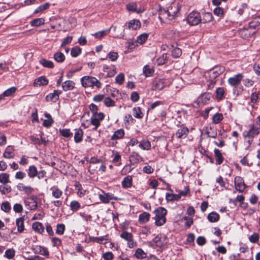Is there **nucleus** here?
Here are the masks:
<instances>
[{
  "label": "nucleus",
  "mask_w": 260,
  "mask_h": 260,
  "mask_svg": "<svg viewBox=\"0 0 260 260\" xmlns=\"http://www.w3.org/2000/svg\"><path fill=\"white\" fill-rule=\"evenodd\" d=\"M80 207V204L77 201H73L70 203V209L73 211H77Z\"/></svg>",
  "instance_id": "obj_50"
},
{
  "label": "nucleus",
  "mask_w": 260,
  "mask_h": 260,
  "mask_svg": "<svg viewBox=\"0 0 260 260\" xmlns=\"http://www.w3.org/2000/svg\"><path fill=\"white\" fill-rule=\"evenodd\" d=\"M45 116L46 118V119H45L43 121V126L46 127H50L53 123V119L51 115L48 113H45Z\"/></svg>",
  "instance_id": "obj_29"
},
{
  "label": "nucleus",
  "mask_w": 260,
  "mask_h": 260,
  "mask_svg": "<svg viewBox=\"0 0 260 260\" xmlns=\"http://www.w3.org/2000/svg\"><path fill=\"white\" fill-rule=\"evenodd\" d=\"M260 24V19L259 17L256 18L249 22V27L250 29H255Z\"/></svg>",
  "instance_id": "obj_47"
},
{
  "label": "nucleus",
  "mask_w": 260,
  "mask_h": 260,
  "mask_svg": "<svg viewBox=\"0 0 260 260\" xmlns=\"http://www.w3.org/2000/svg\"><path fill=\"white\" fill-rule=\"evenodd\" d=\"M134 116L137 118H141L143 116V114L140 107H135L133 109Z\"/></svg>",
  "instance_id": "obj_45"
},
{
  "label": "nucleus",
  "mask_w": 260,
  "mask_h": 260,
  "mask_svg": "<svg viewBox=\"0 0 260 260\" xmlns=\"http://www.w3.org/2000/svg\"><path fill=\"white\" fill-rule=\"evenodd\" d=\"M141 26V22L138 19H133L128 22L125 23L124 27L129 30H137L140 28Z\"/></svg>",
  "instance_id": "obj_11"
},
{
  "label": "nucleus",
  "mask_w": 260,
  "mask_h": 260,
  "mask_svg": "<svg viewBox=\"0 0 260 260\" xmlns=\"http://www.w3.org/2000/svg\"><path fill=\"white\" fill-rule=\"evenodd\" d=\"M153 70L148 66H145L143 68V73L146 77L151 76L153 73Z\"/></svg>",
  "instance_id": "obj_57"
},
{
  "label": "nucleus",
  "mask_w": 260,
  "mask_h": 260,
  "mask_svg": "<svg viewBox=\"0 0 260 260\" xmlns=\"http://www.w3.org/2000/svg\"><path fill=\"white\" fill-rule=\"evenodd\" d=\"M207 219L211 222H215L218 221L219 215L218 213L212 212L208 215Z\"/></svg>",
  "instance_id": "obj_30"
},
{
  "label": "nucleus",
  "mask_w": 260,
  "mask_h": 260,
  "mask_svg": "<svg viewBox=\"0 0 260 260\" xmlns=\"http://www.w3.org/2000/svg\"><path fill=\"white\" fill-rule=\"evenodd\" d=\"M153 242L157 247H161L163 246L166 243V239L165 236H157L152 240Z\"/></svg>",
  "instance_id": "obj_16"
},
{
  "label": "nucleus",
  "mask_w": 260,
  "mask_h": 260,
  "mask_svg": "<svg viewBox=\"0 0 260 260\" xmlns=\"http://www.w3.org/2000/svg\"><path fill=\"white\" fill-rule=\"evenodd\" d=\"M259 98L260 99V91H258L257 93L253 92L251 94L250 101L252 103H256Z\"/></svg>",
  "instance_id": "obj_56"
},
{
  "label": "nucleus",
  "mask_w": 260,
  "mask_h": 260,
  "mask_svg": "<svg viewBox=\"0 0 260 260\" xmlns=\"http://www.w3.org/2000/svg\"><path fill=\"white\" fill-rule=\"evenodd\" d=\"M48 80L44 77L42 76L39 78L36 79L34 82L35 86H44L48 84Z\"/></svg>",
  "instance_id": "obj_23"
},
{
  "label": "nucleus",
  "mask_w": 260,
  "mask_h": 260,
  "mask_svg": "<svg viewBox=\"0 0 260 260\" xmlns=\"http://www.w3.org/2000/svg\"><path fill=\"white\" fill-rule=\"evenodd\" d=\"M118 57V54L117 52L114 51H111L109 52L106 58H102V60H105L106 58H109L111 61H115Z\"/></svg>",
  "instance_id": "obj_31"
},
{
  "label": "nucleus",
  "mask_w": 260,
  "mask_h": 260,
  "mask_svg": "<svg viewBox=\"0 0 260 260\" xmlns=\"http://www.w3.org/2000/svg\"><path fill=\"white\" fill-rule=\"evenodd\" d=\"M16 89H17L15 87H10V88L5 90L3 92V96H10L12 95H13V94H14V93L16 91Z\"/></svg>",
  "instance_id": "obj_53"
},
{
  "label": "nucleus",
  "mask_w": 260,
  "mask_h": 260,
  "mask_svg": "<svg viewBox=\"0 0 260 260\" xmlns=\"http://www.w3.org/2000/svg\"><path fill=\"white\" fill-rule=\"evenodd\" d=\"M124 81V76L122 73L118 75L115 78V82L119 84H122Z\"/></svg>",
  "instance_id": "obj_64"
},
{
  "label": "nucleus",
  "mask_w": 260,
  "mask_h": 260,
  "mask_svg": "<svg viewBox=\"0 0 260 260\" xmlns=\"http://www.w3.org/2000/svg\"><path fill=\"white\" fill-rule=\"evenodd\" d=\"M45 23V20L43 18H36L30 21V24L32 26H39Z\"/></svg>",
  "instance_id": "obj_34"
},
{
  "label": "nucleus",
  "mask_w": 260,
  "mask_h": 260,
  "mask_svg": "<svg viewBox=\"0 0 260 260\" xmlns=\"http://www.w3.org/2000/svg\"><path fill=\"white\" fill-rule=\"evenodd\" d=\"M224 90L222 87H218L216 90V97L218 100H222L224 97Z\"/></svg>",
  "instance_id": "obj_48"
},
{
  "label": "nucleus",
  "mask_w": 260,
  "mask_h": 260,
  "mask_svg": "<svg viewBox=\"0 0 260 260\" xmlns=\"http://www.w3.org/2000/svg\"><path fill=\"white\" fill-rule=\"evenodd\" d=\"M178 11V7L175 5L172 6L169 10L161 9L159 11V19L162 22L169 23L174 19Z\"/></svg>",
  "instance_id": "obj_1"
},
{
  "label": "nucleus",
  "mask_w": 260,
  "mask_h": 260,
  "mask_svg": "<svg viewBox=\"0 0 260 260\" xmlns=\"http://www.w3.org/2000/svg\"><path fill=\"white\" fill-rule=\"evenodd\" d=\"M50 4L49 3H46L42 5H40L39 7H38L35 11L34 13L37 14L40 12H41L43 11L44 10H45L47 9L50 6Z\"/></svg>",
  "instance_id": "obj_49"
},
{
  "label": "nucleus",
  "mask_w": 260,
  "mask_h": 260,
  "mask_svg": "<svg viewBox=\"0 0 260 260\" xmlns=\"http://www.w3.org/2000/svg\"><path fill=\"white\" fill-rule=\"evenodd\" d=\"M187 21L190 25H198L202 21L201 16L198 12L193 11L188 15Z\"/></svg>",
  "instance_id": "obj_4"
},
{
  "label": "nucleus",
  "mask_w": 260,
  "mask_h": 260,
  "mask_svg": "<svg viewBox=\"0 0 260 260\" xmlns=\"http://www.w3.org/2000/svg\"><path fill=\"white\" fill-rule=\"evenodd\" d=\"M167 210L163 207H158L154 211L155 216V224L156 226H161L166 221V215L167 214Z\"/></svg>",
  "instance_id": "obj_3"
},
{
  "label": "nucleus",
  "mask_w": 260,
  "mask_h": 260,
  "mask_svg": "<svg viewBox=\"0 0 260 260\" xmlns=\"http://www.w3.org/2000/svg\"><path fill=\"white\" fill-rule=\"evenodd\" d=\"M15 250L13 249H9L5 251L4 256L10 259L13 258L15 255Z\"/></svg>",
  "instance_id": "obj_55"
},
{
  "label": "nucleus",
  "mask_w": 260,
  "mask_h": 260,
  "mask_svg": "<svg viewBox=\"0 0 260 260\" xmlns=\"http://www.w3.org/2000/svg\"><path fill=\"white\" fill-rule=\"evenodd\" d=\"M75 131L74 140L76 143H78L82 141L83 132L81 128L76 129Z\"/></svg>",
  "instance_id": "obj_21"
},
{
  "label": "nucleus",
  "mask_w": 260,
  "mask_h": 260,
  "mask_svg": "<svg viewBox=\"0 0 260 260\" xmlns=\"http://www.w3.org/2000/svg\"><path fill=\"white\" fill-rule=\"evenodd\" d=\"M140 155L138 153H134L129 156V161L132 164H137L139 162Z\"/></svg>",
  "instance_id": "obj_41"
},
{
  "label": "nucleus",
  "mask_w": 260,
  "mask_h": 260,
  "mask_svg": "<svg viewBox=\"0 0 260 260\" xmlns=\"http://www.w3.org/2000/svg\"><path fill=\"white\" fill-rule=\"evenodd\" d=\"M250 128L248 131H244L243 132V136L245 138H253L255 136L258 135L259 133V128L254 124H251L249 126Z\"/></svg>",
  "instance_id": "obj_6"
},
{
  "label": "nucleus",
  "mask_w": 260,
  "mask_h": 260,
  "mask_svg": "<svg viewBox=\"0 0 260 260\" xmlns=\"http://www.w3.org/2000/svg\"><path fill=\"white\" fill-rule=\"evenodd\" d=\"M244 76L242 74L239 73L229 78L228 83L232 87H237L241 83Z\"/></svg>",
  "instance_id": "obj_9"
},
{
  "label": "nucleus",
  "mask_w": 260,
  "mask_h": 260,
  "mask_svg": "<svg viewBox=\"0 0 260 260\" xmlns=\"http://www.w3.org/2000/svg\"><path fill=\"white\" fill-rule=\"evenodd\" d=\"M132 177L127 176L124 177L121 182L122 186L124 188L131 187L132 186Z\"/></svg>",
  "instance_id": "obj_19"
},
{
  "label": "nucleus",
  "mask_w": 260,
  "mask_h": 260,
  "mask_svg": "<svg viewBox=\"0 0 260 260\" xmlns=\"http://www.w3.org/2000/svg\"><path fill=\"white\" fill-rule=\"evenodd\" d=\"M182 54L181 50L179 48H174L172 52V55L174 58H178Z\"/></svg>",
  "instance_id": "obj_63"
},
{
  "label": "nucleus",
  "mask_w": 260,
  "mask_h": 260,
  "mask_svg": "<svg viewBox=\"0 0 260 260\" xmlns=\"http://www.w3.org/2000/svg\"><path fill=\"white\" fill-rule=\"evenodd\" d=\"M65 231V225L63 224H58L56 226V233L58 235H62Z\"/></svg>",
  "instance_id": "obj_61"
},
{
  "label": "nucleus",
  "mask_w": 260,
  "mask_h": 260,
  "mask_svg": "<svg viewBox=\"0 0 260 260\" xmlns=\"http://www.w3.org/2000/svg\"><path fill=\"white\" fill-rule=\"evenodd\" d=\"M202 21L201 22L205 23L210 22L212 20L213 16L212 14L210 12H205L202 14V17H201Z\"/></svg>",
  "instance_id": "obj_25"
},
{
  "label": "nucleus",
  "mask_w": 260,
  "mask_h": 260,
  "mask_svg": "<svg viewBox=\"0 0 260 260\" xmlns=\"http://www.w3.org/2000/svg\"><path fill=\"white\" fill-rule=\"evenodd\" d=\"M139 147L143 150H148L151 148V144L149 141L144 140L140 142Z\"/></svg>",
  "instance_id": "obj_33"
},
{
  "label": "nucleus",
  "mask_w": 260,
  "mask_h": 260,
  "mask_svg": "<svg viewBox=\"0 0 260 260\" xmlns=\"http://www.w3.org/2000/svg\"><path fill=\"white\" fill-rule=\"evenodd\" d=\"M81 53V49L77 46L73 47L71 52V55L74 57H77Z\"/></svg>",
  "instance_id": "obj_52"
},
{
  "label": "nucleus",
  "mask_w": 260,
  "mask_h": 260,
  "mask_svg": "<svg viewBox=\"0 0 260 260\" xmlns=\"http://www.w3.org/2000/svg\"><path fill=\"white\" fill-rule=\"evenodd\" d=\"M126 9L128 11L131 12H135L137 13H141L145 10L143 7L137 8V5L136 3H131L126 5Z\"/></svg>",
  "instance_id": "obj_14"
},
{
  "label": "nucleus",
  "mask_w": 260,
  "mask_h": 260,
  "mask_svg": "<svg viewBox=\"0 0 260 260\" xmlns=\"http://www.w3.org/2000/svg\"><path fill=\"white\" fill-rule=\"evenodd\" d=\"M32 229L37 233L42 234L44 230V228L42 223L36 222L32 224Z\"/></svg>",
  "instance_id": "obj_27"
},
{
  "label": "nucleus",
  "mask_w": 260,
  "mask_h": 260,
  "mask_svg": "<svg viewBox=\"0 0 260 260\" xmlns=\"http://www.w3.org/2000/svg\"><path fill=\"white\" fill-rule=\"evenodd\" d=\"M24 218L23 217H19L16 220V224L17 227V231L19 233H22L24 230Z\"/></svg>",
  "instance_id": "obj_20"
},
{
  "label": "nucleus",
  "mask_w": 260,
  "mask_h": 260,
  "mask_svg": "<svg viewBox=\"0 0 260 260\" xmlns=\"http://www.w3.org/2000/svg\"><path fill=\"white\" fill-rule=\"evenodd\" d=\"M189 133L188 128L185 126H181L177 131L175 136L178 139L185 138Z\"/></svg>",
  "instance_id": "obj_15"
},
{
  "label": "nucleus",
  "mask_w": 260,
  "mask_h": 260,
  "mask_svg": "<svg viewBox=\"0 0 260 260\" xmlns=\"http://www.w3.org/2000/svg\"><path fill=\"white\" fill-rule=\"evenodd\" d=\"M11 187L10 185L5 184L0 186V192L3 194H7L11 191Z\"/></svg>",
  "instance_id": "obj_38"
},
{
  "label": "nucleus",
  "mask_w": 260,
  "mask_h": 260,
  "mask_svg": "<svg viewBox=\"0 0 260 260\" xmlns=\"http://www.w3.org/2000/svg\"><path fill=\"white\" fill-rule=\"evenodd\" d=\"M61 93V90H54L53 92L50 93L46 96V100L47 102L55 103L59 99V96Z\"/></svg>",
  "instance_id": "obj_12"
},
{
  "label": "nucleus",
  "mask_w": 260,
  "mask_h": 260,
  "mask_svg": "<svg viewBox=\"0 0 260 260\" xmlns=\"http://www.w3.org/2000/svg\"><path fill=\"white\" fill-rule=\"evenodd\" d=\"M223 119V115L221 113H217L213 116L212 121L215 124L220 123Z\"/></svg>",
  "instance_id": "obj_42"
},
{
  "label": "nucleus",
  "mask_w": 260,
  "mask_h": 260,
  "mask_svg": "<svg viewBox=\"0 0 260 260\" xmlns=\"http://www.w3.org/2000/svg\"><path fill=\"white\" fill-rule=\"evenodd\" d=\"M81 84L84 87H94L101 88L102 83L95 77L85 76L81 79Z\"/></svg>",
  "instance_id": "obj_2"
},
{
  "label": "nucleus",
  "mask_w": 260,
  "mask_h": 260,
  "mask_svg": "<svg viewBox=\"0 0 260 260\" xmlns=\"http://www.w3.org/2000/svg\"><path fill=\"white\" fill-rule=\"evenodd\" d=\"M59 132L63 137L66 138H69L72 136V133L71 132L70 129L66 128L60 129Z\"/></svg>",
  "instance_id": "obj_60"
},
{
  "label": "nucleus",
  "mask_w": 260,
  "mask_h": 260,
  "mask_svg": "<svg viewBox=\"0 0 260 260\" xmlns=\"http://www.w3.org/2000/svg\"><path fill=\"white\" fill-rule=\"evenodd\" d=\"M38 198L36 196L32 195L26 198L24 201L26 206L31 210H36L38 207Z\"/></svg>",
  "instance_id": "obj_7"
},
{
  "label": "nucleus",
  "mask_w": 260,
  "mask_h": 260,
  "mask_svg": "<svg viewBox=\"0 0 260 260\" xmlns=\"http://www.w3.org/2000/svg\"><path fill=\"white\" fill-rule=\"evenodd\" d=\"M124 135V132L122 129H119L114 132L111 137L112 140H117L122 138Z\"/></svg>",
  "instance_id": "obj_35"
},
{
  "label": "nucleus",
  "mask_w": 260,
  "mask_h": 260,
  "mask_svg": "<svg viewBox=\"0 0 260 260\" xmlns=\"http://www.w3.org/2000/svg\"><path fill=\"white\" fill-rule=\"evenodd\" d=\"M52 191V196L56 199L60 198L62 195V191L56 186H53L50 188Z\"/></svg>",
  "instance_id": "obj_26"
},
{
  "label": "nucleus",
  "mask_w": 260,
  "mask_h": 260,
  "mask_svg": "<svg viewBox=\"0 0 260 260\" xmlns=\"http://www.w3.org/2000/svg\"><path fill=\"white\" fill-rule=\"evenodd\" d=\"M36 251L41 255H44L46 257L49 256V252L47 248L42 247L38 246L36 247Z\"/></svg>",
  "instance_id": "obj_39"
},
{
  "label": "nucleus",
  "mask_w": 260,
  "mask_h": 260,
  "mask_svg": "<svg viewBox=\"0 0 260 260\" xmlns=\"http://www.w3.org/2000/svg\"><path fill=\"white\" fill-rule=\"evenodd\" d=\"M214 14L218 17H222L224 14V10L220 7H216L213 11Z\"/></svg>",
  "instance_id": "obj_62"
},
{
  "label": "nucleus",
  "mask_w": 260,
  "mask_h": 260,
  "mask_svg": "<svg viewBox=\"0 0 260 260\" xmlns=\"http://www.w3.org/2000/svg\"><path fill=\"white\" fill-rule=\"evenodd\" d=\"M169 85L166 79H159L153 81L151 89L153 90H160Z\"/></svg>",
  "instance_id": "obj_8"
},
{
  "label": "nucleus",
  "mask_w": 260,
  "mask_h": 260,
  "mask_svg": "<svg viewBox=\"0 0 260 260\" xmlns=\"http://www.w3.org/2000/svg\"><path fill=\"white\" fill-rule=\"evenodd\" d=\"M27 174L30 178L36 177L38 175V170L36 167L34 165L29 166L27 170Z\"/></svg>",
  "instance_id": "obj_22"
},
{
  "label": "nucleus",
  "mask_w": 260,
  "mask_h": 260,
  "mask_svg": "<svg viewBox=\"0 0 260 260\" xmlns=\"http://www.w3.org/2000/svg\"><path fill=\"white\" fill-rule=\"evenodd\" d=\"M120 237L122 239H124L127 242L131 241V239L133 238V235L131 233H128L127 232H123L120 234Z\"/></svg>",
  "instance_id": "obj_58"
},
{
  "label": "nucleus",
  "mask_w": 260,
  "mask_h": 260,
  "mask_svg": "<svg viewBox=\"0 0 260 260\" xmlns=\"http://www.w3.org/2000/svg\"><path fill=\"white\" fill-rule=\"evenodd\" d=\"M40 63L44 67L48 68H53L54 64L51 60H47L45 58H42L39 60Z\"/></svg>",
  "instance_id": "obj_32"
},
{
  "label": "nucleus",
  "mask_w": 260,
  "mask_h": 260,
  "mask_svg": "<svg viewBox=\"0 0 260 260\" xmlns=\"http://www.w3.org/2000/svg\"><path fill=\"white\" fill-rule=\"evenodd\" d=\"M135 255L138 259H143L146 257L147 254L141 248H138L135 252Z\"/></svg>",
  "instance_id": "obj_37"
},
{
  "label": "nucleus",
  "mask_w": 260,
  "mask_h": 260,
  "mask_svg": "<svg viewBox=\"0 0 260 260\" xmlns=\"http://www.w3.org/2000/svg\"><path fill=\"white\" fill-rule=\"evenodd\" d=\"M104 114L102 112L92 115L90 117V123L94 126V127L93 128V130L97 129L100 125L101 121L104 119Z\"/></svg>",
  "instance_id": "obj_5"
},
{
  "label": "nucleus",
  "mask_w": 260,
  "mask_h": 260,
  "mask_svg": "<svg viewBox=\"0 0 260 260\" xmlns=\"http://www.w3.org/2000/svg\"><path fill=\"white\" fill-rule=\"evenodd\" d=\"M150 214L146 212L140 214L139 216V221L141 223H145L148 222L150 219Z\"/></svg>",
  "instance_id": "obj_24"
},
{
  "label": "nucleus",
  "mask_w": 260,
  "mask_h": 260,
  "mask_svg": "<svg viewBox=\"0 0 260 260\" xmlns=\"http://www.w3.org/2000/svg\"><path fill=\"white\" fill-rule=\"evenodd\" d=\"M112 27V26H111L109 28L107 29L106 30H103L95 32V34H93L92 35L94 36L96 38H99V39L103 37L104 36H106L108 33H109Z\"/></svg>",
  "instance_id": "obj_43"
},
{
  "label": "nucleus",
  "mask_w": 260,
  "mask_h": 260,
  "mask_svg": "<svg viewBox=\"0 0 260 260\" xmlns=\"http://www.w3.org/2000/svg\"><path fill=\"white\" fill-rule=\"evenodd\" d=\"M11 209V205L8 201L3 202L1 205V210L3 211L8 213Z\"/></svg>",
  "instance_id": "obj_51"
},
{
  "label": "nucleus",
  "mask_w": 260,
  "mask_h": 260,
  "mask_svg": "<svg viewBox=\"0 0 260 260\" xmlns=\"http://www.w3.org/2000/svg\"><path fill=\"white\" fill-rule=\"evenodd\" d=\"M224 71V69L221 67H215L212 70L209 71L207 73L209 76V78L215 79L218 77Z\"/></svg>",
  "instance_id": "obj_13"
},
{
  "label": "nucleus",
  "mask_w": 260,
  "mask_h": 260,
  "mask_svg": "<svg viewBox=\"0 0 260 260\" xmlns=\"http://www.w3.org/2000/svg\"><path fill=\"white\" fill-rule=\"evenodd\" d=\"M53 58L56 61L62 62L65 59V56L62 52H57L54 54Z\"/></svg>",
  "instance_id": "obj_36"
},
{
  "label": "nucleus",
  "mask_w": 260,
  "mask_h": 260,
  "mask_svg": "<svg viewBox=\"0 0 260 260\" xmlns=\"http://www.w3.org/2000/svg\"><path fill=\"white\" fill-rule=\"evenodd\" d=\"M214 154L216 158V164L217 165H220L223 161V157L220 150L218 149H214Z\"/></svg>",
  "instance_id": "obj_28"
},
{
  "label": "nucleus",
  "mask_w": 260,
  "mask_h": 260,
  "mask_svg": "<svg viewBox=\"0 0 260 260\" xmlns=\"http://www.w3.org/2000/svg\"><path fill=\"white\" fill-rule=\"evenodd\" d=\"M9 174L6 173L0 174V182L4 184H7L9 182Z\"/></svg>",
  "instance_id": "obj_46"
},
{
  "label": "nucleus",
  "mask_w": 260,
  "mask_h": 260,
  "mask_svg": "<svg viewBox=\"0 0 260 260\" xmlns=\"http://www.w3.org/2000/svg\"><path fill=\"white\" fill-rule=\"evenodd\" d=\"M62 87L64 91L73 90L75 88V83L71 80H67L62 83Z\"/></svg>",
  "instance_id": "obj_17"
},
{
  "label": "nucleus",
  "mask_w": 260,
  "mask_h": 260,
  "mask_svg": "<svg viewBox=\"0 0 260 260\" xmlns=\"http://www.w3.org/2000/svg\"><path fill=\"white\" fill-rule=\"evenodd\" d=\"M234 182L235 189L240 192H242L247 187L243 178L240 176L235 178Z\"/></svg>",
  "instance_id": "obj_10"
},
{
  "label": "nucleus",
  "mask_w": 260,
  "mask_h": 260,
  "mask_svg": "<svg viewBox=\"0 0 260 260\" xmlns=\"http://www.w3.org/2000/svg\"><path fill=\"white\" fill-rule=\"evenodd\" d=\"M91 241L93 242H96L99 243H102L104 241H106L107 240V236H104L100 237H91Z\"/></svg>",
  "instance_id": "obj_59"
},
{
  "label": "nucleus",
  "mask_w": 260,
  "mask_h": 260,
  "mask_svg": "<svg viewBox=\"0 0 260 260\" xmlns=\"http://www.w3.org/2000/svg\"><path fill=\"white\" fill-rule=\"evenodd\" d=\"M166 199L167 201H178L179 200V195L167 193L166 194Z\"/></svg>",
  "instance_id": "obj_44"
},
{
  "label": "nucleus",
  "mask_w": 260,
  "mask_h": 260,
  "mask_svg": "<svg viewBox=\"0 0 260 260\" xmlns=\"http://www.w3.org/2000/svg\"><path fill=\"white\" fill-rule=\"evenodd\" d=\"M14 148L11 146H8L5 149V152L3 154V157L6 158H12L14 156Z\"/></svg>",
  "instance_id": "obj_18"
},
{
  "label": "nucleus",
  "mask_w": 260,
  "mask_h": 260,
  "mask_svg": "<svg viewBox=\"0 0 260 260\" xmlns=\"http://www.w3.org/2000/svg\"><path fill=\"white\" fill-rule=\"evenodd\" d=\"M148 37V34L147 33L142 34L139 36H138L137 38V42L139 44L142 45L144 44L146 41L147 40Z\"/></svg>",
  "instance_id": "obj_40"
},
{
  "label": "nucleus",
  "mask_w": 260,
  "mask_h": 260,
  "mask_svg": "<svg viewBox=\"0 0 260 260\" xmlns=\"http://www.w3.org/2000/svg\"><path fill=\"white\" fill-rule=\"evenodd\" d=\"M99 197L100 201L102 203H104L105 204H108L109 203V201L108 200L107 195L105 191H102V193L101 194H99Z\"/></svg>",
  "instance_id": "obj_54"
}]
</instances>
